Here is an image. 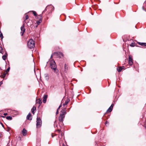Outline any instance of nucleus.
<instances>
[{
	"label": "nucleus",
	"instance_id": "obj_1",
	"mask_svg": "<svg viewBox=\"0 0 146 146\" xmlns=\"http://www.w3.org/2000/svg\"><path fill=\"white\" fill-rule=\"evenodd\" d=\"M50 65L51 68L53 70L54 72L56 74H59V71L57 68V66L55 61L53 60H52L50 61Z\"/></svg>",
	"mask_w": 146,
	"mask_h": 146
},
{
	"label": "nucleus",
	"instance_id": "obj_2",
	"mask_svg": "<svg viewBox=\"0 0 146 146\" xmlns=\"http://www.w3.org/2000/svg\"><path fill=\"white\" fill-rule=\"evenodd\" d=\"M27 46L29 48H32L35 47L34 41L32 39H30L28 41Z\"/></svg>",
	"mask_w": 146,
	"mask_h": 146
},
{
	"label": "nucleus",
	"instance_id": "obj_3",
	"mask_svg": "<svg viewBox=\"0 0 146 146\" xmlns=\"http://www.w3.org/2000/svg\"><path fill=\"white\" fill-rule=\"evenodd\" d=\"M53 10V7L52 5L47 6L42 13L46 11H47L48 13H51Z\"/></svg>",
	"mask_w": 146,
	"mask_h": 146
},
{
	"label": "nucleus",
	"instance_id": "obj_4",
	"mask_svg": "<svg viewBox=\"0 0 146 146\" xmlns=\"http://www.w3.org/2000/svg\"><path fill=\"white\" fill-rule=\"evenodd\" d=\"M53 55L58 56L60 58H61V57H63V54L61 52H54L52 54L50 57V58H52V56Z\"/></svg>",
	"mask_w": 146,
	"mask_h": 146
},
{
	"label": "nucleus",
	"instance_id": "obj_5",
	"mask_svg": "<svg viewBox=\"0 0 146 146\" xmlns=\"http://www.w3.org/2000/svg\"><path fill=\"white\" fill-rule=\"evenodd\" d=\"M42 124V121L40 118L37 117L36 120V127L37 128L40 127Z\"/></svg>",
	"mask_w": 146,
	"mask_h": 146
},
{
	"label": "nucleus",
	"instance_id": "obj_6",
	"mask_svg": "<svg viewBox=\"0 0 146 146\" xmlns=\"http://www.w3.org/2000/svg\"><path fill=\"white\" fill-rule=\"evenodd\" d=\"M25 21H24L23 22V24L22 25V26L21 27V36H23L25 32V29L24 28V26H25V24H24V22Z\"/></svg>",
	"mask_w": 146,
	"mask_h": 146
},
{
	"label": "nucleus",
	"instance_id": "obj_7",
	"mask_svg": "<svg viewBox=\"0 0 146 146\" xmlns=\"http://www.w3.org/2000/svg\"><path fill=\"white\" fill-rule=\"evenodd\" d=\"M133 63L132 57L130 55L129 57V64L130 65H131Z\"/></svg>",
	"mask_w": 146,
	"mask_h": 146
},
{
	"label": "nucleus",
	"instance_id": "obj_8",
	"mask_svg": "<svg viewBox=\"0 0 146 146\" xmlns=\"http://www.w3.org/2000/svg\"><path fill=\"white\" fill-rule=\"evenodd\" d=\"M65 117V115H63L60 114V116L59 117V120L60 122H62L63 121V119Z\"/></svg>",
	"mask_w": 146,
	"mask_h": 146
},
{
	"label": "nucleus",
	"instance_id": "obj_9",
	"mask_svg": "<svg viewBox=\"0 0 146 146\" xmlns=\"http://www.w3.org/2000/svg\"><path fill=\"white\" fill-rule=\"evenodd\" d=\"M39 21H36V23L37 25H39L42 21V16L41 15H39Z\"/></svg>",
	"mask_w": 146,
	"mask_h": 146
},
{
	"label": "nucleus",
	"instance_id": "obj_10",
	"mask_svg": "<svg viewBox=\"0 0 146 146\" xmlns=\"http://www.w3.org/2000/svg\"><path fill=\"white\" fill-rule=\"evenodd\" d=\"M66 108H64L61 111L60 115H63L65 116V115L66 113Z\"/></svg>",
	"mask_w": 146,
	"mask_h": 146
},
{
	"label": "nucleus",
	"instance_id": "obj_11",
	"mask_svg": "<svg viewBox=\"0 0 146 146\" xmlns=\"http://www.w3.org/2000/svg\"><path fill=\"white\" fill-rule=\"evenodd\" d=\"M27 119L29 120H31L32 119V117L31 114L30 113H29L27 115Z\"/></svg>",
	"mask_w": 146,
	"mask_h": 146
},
{
	"label": "nucleus",
	"instance_id": "obj_12",
	"mask_svg": "<svg viewBox=\"0 0 146 146\" xmlns=\"http://www.w3.org/2000/svg\"><path fill=\"white\" fill-rule=\"evenodd\" d=\"M48 96L47 95H45L43 98V102L44 103H45L46 102L47 99V98Z\"/></svg>",
	"mask_w": 146,
	"mask_h": 146
},
{
	"label": "nucleus",
	"instance_id": "obj_13",
	"mask_svg": "<svg viewBox=\"0 0 146 146\" xmlns=\"http://www.w3.org/2000/svg\"><path fill=\"white\" fill-rule=\"evenodd\" d=\"M36 104H40L39 105L40 106V104H41L42 103V99L41 98H39V99L36 100Z\"/></svg>",
	"mask_w": 146,
	"mask_h": 146
},
{
	"label": "nucleus",
	"instance_id": "obj_14",
	"mask_svg": "<svg viewBox=\"0 0 146 146\" xmlns=\"http://www.w3.org/2000/svg\"><path fill=\"white\" fill-rule=\"evenodd\" d=\"M27 133V131L24 128L23 129L22 131V133L24 136H25L26 135Z\"/></svg>",
	"mask_w": 146,
	"mask_h": 146
},
{
	"label": "nucleus",
	"instance_id": "obj_15",
	"mask_svg": "<svg viewBox=\"0 0 146 146\" xmlns=\"http://www.w3.org/2000/svg\"><path fill=\"white\" fill-rule=\"evenodd\" d=\"M124 67L123 66L120 67L118 68H117V70L118 72H120L122 70L124 69Z\"/></svg>",
	"mask_w": 146,
	"mask_h": 146
},
{
	"label": "nucleus",
	"instance_id": "obj_16",
	"mask_svg": "<svg viewBox=\"0 0 146 146\" xmlns=\"http://www.w3.org/2000/svg\"><path fill=\"white\" fill-rule=\"evenodd\" d=\"M36 110V107L35 106H33L31 110L32 113L33 114H34L35 113L34 111Z\"/></svg>",
	"mask_w": 146,
	"mask_h": 146
},
{
	"label": "nucleus",
	"instance_id": "obj_17",
	"mask_svg": "<svg viewBox=\"0 0 146 146\" xmlns=\"http://www.w3.org/2000/svg\"><path fill=\"white\" fill-rule=\"evenodd\" d=\"M138 44L142 46H146V43L140 42H139Z\"/></svg>",
	"mask_w": 146,
	"mask_h": 146
},
{
	"label": "nucleus",
	"instance_id": "obj_18",
	"mask_svg": "<svg viewBox=\"0 0 146 146\" xmlns=\"http://www.w3.org/2000/svg\"><path fill=\"white\" fill-rule=\"evenodd\" d=\"M70 100L69 99H67L65 101V102L64 104L63 105V106H64L66 105L69 102Z\"/></svg>",
	"mask_w": 146,
	"mask_h": 146
},
{
	"label": "nucleus",
	"instance_id": "obj_19",
	"mask_svg": "<svg viewBox=\"0 0 146 146\" xmlns=\"http://www.w3.org/2000/svg\"><path fill=\"white\" fill-rule=\"evenodd\" d=\"M112 106H111L108 108V109L107 110V112H110L112 110Z\"/></svg>",
	"mask_w": 146,
	"mask_h": 146
},
{
	"label": "nucleus",
	"instance_id": "obj_20",
	"mask_svg": "<svg viewBox=\"0 0 146 146\" xmlns=\"http://www.w3.org/2000/svg\"><path fill=\"white\" fill-rule=\"evenodd\" d=\"M7 55V54L6 53L5 54L3 55L2 56V58L3 60H5L6 59V58Z\"/></svg>",
	"mask_w": 146,
	"mask_h": 146
},
{
	"label": "nucleus",
	"instance_id": "obj_21",
	"mask_svg": "<svg viewBox=\"0 0 146 146\" xmlns=\"http://www.w3.org/2000/svg\"><path fill=\"white\" fill-rule=\"evenodd\" d=\"M6 117L7 119L9 120H11L12 119V117L10 116H7Z\"/></svg>",
	"mask_w": 146,
	"mask_h": 146
},
{
	"label": "nucleus",
	"instance_id": "obj_22",
	"mask_svg": "<svg viewBox=\"0 0 146 146\" xmlns=\"http://www.w3.org/2000/svg\"><path fill=\"white\" fill-rule=\"evenodd\" d=\"M6 73H4L3 74H2L1 75V77L2 78H4L5 76L6 75Z\"/></svg>",
	"mask_w": 146,
	"mask_h": 146
},
{
	"label": "nucleus",
	"instance_id": "obj_23",
	"mask_svg": "<svg viewBox=\"0 0 146 146\" xmlns=\"http://www.w3.org/2000/svg\"><path fill=\"white\" fill-rule=\"evenodd\" d=\"M0 53L2 54H3V48L1 46H0Z\"/></svg>",
	"mask_w": 146,
	"mask_h": 146
},
{
	"label": "nucleus",
	"instance_id": "obj_24",
	"mask_svg": "<svg viewBox=\"0 0 146 146\" xmlns=\"http://www.w3.org/2000/svg\"><path fill=\"white\" fill-rule=\"evenodd\" d=\"M10 69V68L9 67L8 68H7V70L4 72V73H6V74H7V73L9 71Z\"/></svg>",
	"mask_w": 146,
	"mask_h": 146
},
{
	"label": "nucleus",
	"instance_id": "obj_25",
	"mask_svg": "<svg viewBox=\"0 0 146 146\" xmlns=\"http://www.w3.org/2000/svg\"><path fill=\"white\" fill-rule=\"evenodd\" d=\"M64 69L66 71V70H67L68 69V67H67V66L66 65V64H65L64 65Z\"/></svg>",
	"mask_w": 146,
	"mask_h": 146
},
{
	"label": "nucleus",
	"instance_id": "obj_26",
	"mask_svg": "<svg viewBox=\"0 0 146 146\" xmlns=\"http://www.w3.org/2000/svg\"><path fill=\"white\" fill-rule=\"evenodd\" d=\"M28 16L27 15H26L25 16V20L24 21H25L26 20H27L28 19ZM26 22L25 21L24 22V23H25Z\"/></svg>",
	"mask_w": 146,
	"mask_h": 146
},
{
	"label": "nucleus",
	"instance_id": "obj_27",
	"mask_svg": "<svg viewBox=\"0 0 146 146\" xmlns=\"http://www.w3.org/2000/svg\"><path fill=\"white\" fill-rule=\"evenodd\" d=\"M32 12H33V14L34 16H36V15L37 14L35 11H33Z\"/></svg>",
	"mask_w": 146,
	"mask_h": 146
},
{
	"label": "nucleus",
	"instance_id": "obj_28",
	"mask_svg": "<svg viewBox=\"0 0 146 146\" xmlns=\"http://www.w3.org/2000/svg\"><path fill=\"white\" fill-rule=\"evenodd\" d=\"M0 37L2 39L3 38V35L2 33L1 32V34H0Z\"/></svg>",
	"mask_w": 146,
	"mask_h": 146
},
{
	"label": "nucleus",
	"instance_id": "obj_29",
	"mask_svg": "<svg viewBox=\"0 0 146 146\" xmlns=\"http://www.w3.org/2000/svg\"><path fill=\"white\" fill-rule=\"evenodd\" d=\"M135 44L134 43H131L130 44V46L132 47H133L135 46Z\"/></svg>",
	"mask_w": 146,
	"mask_h": 146
},
{
	"label": "nucleus",
	"instance_id": "obj_30",
	"mask_svg": "<svg viewBox=\"0 0 146 146\" xmlns=\"http://www.w3.org/2000/svg\"><path fill=\"white\" fill-rule=\"evenodd\" d=\"M7 115V113H4L3 114V115H4L5 116H6V115Z\"/></svg>",
	"mask_w": 146,
	"mask_h": 146
},
{
	"label": "nucleus",
	"instance_id": "obj_31",
	"mask_svg": "<svg viewBox=\"0 0 146 146\" xmlns=\"http://www.w3.org/2000/svg\"><path fill=\"white\" fill-rule=\"evenodd\" d=\"M58 113V110H57V111L56 112V115H57Z\"/></svg>",
	"mask_w": 146,
	"mask_h": 146
},
{
	"label": "nucleus",
	"instance_id": "obj_32",
	"mask_svg": "<svg viewBox=\"0 0 146 146\" xmlns=\"http://www.w3.org/2000/svg\"><path fill=\"white\" fill-rule=\"evenodd\" d=\"M2 84V81H1L0 82V86Z\"/></svg>",
	"mask_w": 146,
	"mask_h": 146
},
{
	"label": "nucleus",
	"instance_id": "obj_33",
	"mask_svg": "<svg viewBox=\"0 0 146 146\" xmlns=\"http://www.w3.org/2000/svg\"><path fill=\"white\" fill-rule=\"evenodd\" d=\"M1 123V124L2 125V127H4V125H3V124L2 123Z\"/></svg>",
	"mask_w": 146,
	"mask_h": 146
},
{
	"label": "nucleus",
	"instance_id": "obj_34",
	"mask_svg": "<svg viewBox=\"0 0 146 146\" xmlns=\"http://www.w3.org/2000/svg\"><path fill=\"white\" fill-rule=\"evenodd\" d=\"M31 24L30 25H29L28 24V23H27V26H31Z\"/></svg>",
	"mask_w": 146,
	"mask_h": 146
},
{
	"label": "nucleus",
	"instance_id": "obj_35",
	"mask_svg": "<svg viewBox=\"0 0 146 146\" xmlns=\"http://www.w3.org/2000/svg\"><path fill=\"white\" fill-rule=\"evenodd\" d=\"M1 117H3V118H5V116H1Z\"/></svg>",
	"mask_w": 146,
	"mask_h": 146
},
{
	"label": "nucleus",
	"instance_id": "obj_36",
	"mask_svg": "<svg viewBox=\"0 0 146 146\" xmlns=\"http://www.w3.org/2000/svg\"><path fill=\"white\" fill-rule=\"evenodd\" d=\"M62 106V105L61 104L60 106H59V107L60 108Z\"/></svg>",
	"mask_w": 146,
	"mask_h": 146
},
{
	"label": "nucleus",
	"instance_id": "obj_37",
	"mask_svg": "<svg viewBox=\"0 0 146 146\" xmlns=\"http://www.w3.org/2000/svg\"><path fill=\"white\" fill-rule=\"evenodd\" d=\"M111 106H112V108H113V104H112Z\"/></svg>",
	"mask_w": 146,
	"mask_h": 146
},
{
	"label": "nucleus",
	"instance_id": "obj_38",
	"mask_svg": "<svg viewBox=\"0 0 146 146\" xmlns=\"http://www.w3.org/2000/svg\"><path fill=\"white\" fill-rule=\"evenodd\" d=\"M108 123V122L107 121H106V123Z\"/></svg>",
	"mask_w": 146,
	"mask_h": 146
},
{
	"label": "nucleus",
	"instance_id": "obj_39",
	"mask_svg": "<svg viewBox=\"0 0 146 146\" xmlns=\"http://www.w3.org/2000/svg\"><path fill=\"white\" fill-rule=\"evenodd\" d=\"M60 108H59V107H58V109H57V110H58H58H59Z\"/></svg>",
	"mask_w": 146,
	"mask_h": 146
},
{
	"label": "nucleus",
	"instance_id": "obj_40",
	"mask_svg": "<svg viewBox=\"0 0 146 146\" xmlns=\"http://www.w3.org/2000/svg\"><path fill=\"white\" fill-rule=\"evenodd\" d=\"M52 137H53V136L52 135Z\"/></svg>",
	"mask_w": 146,
	"mask_h": 146
}]
</instances>
